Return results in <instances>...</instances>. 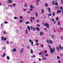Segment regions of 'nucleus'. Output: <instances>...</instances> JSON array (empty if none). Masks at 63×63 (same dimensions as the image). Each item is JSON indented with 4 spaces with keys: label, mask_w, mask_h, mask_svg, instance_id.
<instances>
[{
    "label": "nucleus",
    "mask_w": 63,
    "mask_h": 63,
    "mask_svg": "<svg viewBox=\"0 0 63 63\" xmlns=\"http://www.w3.org/2000/svg\"><path fill=\"white\" fill-rule=\"evenodd\" d=\"M58 26H60V21H58Z\"/></svg>",
    "instance_id": "obj_22"
},
{
    "label": "nucleus",
    "mask_w": 63,
    "mask_h": 63,
    "mask_svg": "<svg viewBox=\"0 0 63 63\" xmlns=\"http://www.w3.org/2000/svg\"><path fill=\"white\" fill-rule=\"evenodd\" d=\"M13 5L14 7H15L16 6V4L15 3H13Z\"/></svg>",
    "instance_id": "obj_36"
},
{
    "label": "nucleus",
    "mask_w": 63,
    "mask_h": 63,
    "mask_svg": "<svg viewBox=\"0 0 63 63\" xmlns=\"http://www.w3.org/2000/svg\"><path fill=\"white\" fill-rule=\"evenodd\" d=\"M13 52H16V48H14L13 49L11 50Z\"/></svg>",
    "instance_id": "obj_6"
},
{
    "label": "nucleus",
    "mask_w": 63,
    "mask_h": 63,
    "mask_svg": "<svg viewBox=\"0 0 63 63\" xmlns=\"http://www.w3.org/2000/svg\"><path fill=\"white\" fill-rule=\"evenodd\" d=\"M29 42L30 43H31L32 46H33L34 43L33 42H32V40L31 39L29 40Z\"/></svg>",
    "instance_id": "obj_4"
},
{
    "label": "nucleus",
    "mask_w": 63,
    "mask_h": 63,
    "mask_svg": "<svg viewBox=\"0 0 63 63\" xmlns=\"http://www.w3.org/2000/svg\"><path fill=\"white\" fill-rule=\"evenodd\" d=\"M46 58H46V57H42V59L43 60H46Z\"/></svg>",
    "instance_id": "obj_11"
},
{
    "label": "nucleus",
    "mask_w": 63,
    "mask_h": 63,
    "mask_svg": "<svg viewBox=\"0 0 63 63\" xmlns=\"http://www.w3.org/2000/svg\"><path fill=\"white\" fill-rule=\"evenodd\" d=\"M27 10L26 9H23V11H24V12H25V11H26Z\"/></svg>",
    "instance_id": "obj_52"
},
{
    "label": "nucleus",
    "mask_w": 63,
    "mask_h": 63,
    "mask_svg": "<svg viewBox=\"0 0 63 63\" xmlns=\"http://www.w3.org/2000/svg\"><path fill=\"white\" fill-rule=\"evenodd\" d=\"M38 55H42V52H39L38 54Z\"/></svg>",
    "instance_id": "obj_27"
},
{
    "label": "nucleus",
    "mask_w": 63,
    "mask_h": 63,
    "mask_svg": "<svg viewBox=\"0 0 63 63\" xmlns=\"http://www.w3.org/2000/svg\"><path fill=\"white\" fill-rule=\"evenodd\" d=\"M6 59L7 60H10V57L9 56H7L6 57Z\"/></svg>",
    "instance_id": "obj_14"
},
{
    "label": "nucleus",
    "mask_w": 63,
    "mask_h": 63,
    "mask_svg": "<svg viewBox=\"0 0 63 63\" xmlns=\"http://www.w3.org/2000/svg\"><path fill=\"white\" fill-rule=\"evenodd\" d=\"M54 19L53 18L52 19V21H54Z\"/></svg>",
    "instance_id": "obj_63"
},
{
    "label": "nucleus",
    "mask_w": 63,
    "mask_h": 63,
    "mask_svg": "<svg viewBox=\"0 0 63 63\" xmlns=\"http://www.w3.org/2000/svg\"><path fill=\"white\" fill-rule=\"evenodd\" d=\"M51 37L53 39L54 38V35H53V34H52L51 35Z\"/></svg>",
    "instance_id": "obj_18"
},
{
    "label": "nucleus",
    "mask_w": 63,
    "mask_h": 63,
    "mask_svg": "<svg viewBox=\"0 0 63 63\" xmlns=\"http://www.w3.org/2000/svg\"><path fill=\"white\" fill-rule=\"evenodd\" d=\"M9 41H7L6 42V44H9Z\"/></svg>",
    "instance_id": "obj_51"
},
{
    "label": "nucleus",
    "mask_w": 63,
    "mask_h": 63,
    "mask_svg": "<svg viewBox=\"0 0 63 63\" xmlns=\"http://www.w3.org/2000/svg\"><path fill=\"white\" fill-rule=\"evenodd\" d=\"M58 61L59 63H60V62H61V61H60V60H59Z\"/></svg>",
    "instance_id": "obj_60"
},
{
    "label": "nucleus",
    "mask_w": 63,
    "mask_h": 63,
    "mask_svg": "<svg viewBox=\"0 0 63 63\" xmlns=\"http://www.w3.org/2000/svg\"><path fill=\"white\" fill-rule=\"evenodd\" d=\"M50 50L51 54H52V53H53V52H54L55 51V49H54V47H53V49L52 48L50 49Z\"/></svg>",
    "instance_id": "obj_1"
},
{
    "label": "nucleus",
    "mask_w": 63,
    "mask_h": 63,
    "mask_svg": "<svg viewBox=\"0 0 63 63\" xmlns=\"http://www.w3.org/2000/svg\"><path fill=\"white\" fill-rule=\"evenodd\" d=\"M4 23L5 24H7V23H8V22L7 21H5L4 22Z\"/></svg>",
    "instance_id": "obj_49"
},
{
    "label": "nucleus",
    "mask_w": 63,
    "mask_h": 63,
    "mask_svg": "<svg viewBox=\"0 0 63 63\" xmlns=\"http://www.w3.org/2000/svg\"><path fill=\"white\" fill-rule=\"evenodd\" d=\"M45 53H47V50H45Z\"/></svg>",
    "instance_id": "obj_54"
},
{
    "label": "nucleus",
    "mask_w": 63,
    "mask_h": 63,
    "mask_svg": "<svg viewBox=\"0 0 63 63\" xmlns=\"http://www.w3.org/2000/svg\"><path fill=\"white\" fill-rule=\"evenodd\" d=\"M55 5H58V3L56 2L55 3Z\"/></svg>",
    "instance_id": "obj_56"
},
{
    "label": "nucleus",
    "mask_w": 63,
    "mask_h": 63,
    "mask_svg": "<svg viewBox=\"0 0 63 63\" xmlns=\"http://www.w3.org/2000/svg\"><path fill=\"white\" fill-rule=\"evenodd\" d=\"M36 22H39V20H36Z\"/></svg>",
    "instance_id": "obj_59"
},
{
    "label": "nucleus",
    "mask_w": 63,
    "mask_h": 63,
    "mask_svg": "<svg viewBox=\"0 0 63 63\" xmlns=\"http://www.w3.org/2000/svg\"><path fill=\"white\" fill-rule=\"evenodd\" d=\"M61 2L63 4V0H61Z\"/></svg>",
    "instance_id": "obj_53"
},
{
    "label": "nucleus",
    "mask_w": 63,
    "mask_h": 63,
    "mask_svg": "<svg viewBox=\"0 0 63 63\" xmlns=\"http://www.w3.org/2000/svg\"><path fill=\"white\" fill-rule=\"evenodd\" d=\"M32 17H31L30 18V20L31 21V22H32Z\"/></svg>",
    "instance_id": "obj_25"
},
{
    "label": "nucleus",
    "mask_w": 63,
    "mask_h": 63,
    "mask_svg": "<svg viewBox=\"0 0 63 63\" xmlns=\"http://www.w3.org/2000/svg\"><path fill=\"white\" fill-rule=\"evenodd\" d=\"M45 6L46 7H48V4L47 3H46L45 4Z\"/></svg>",
    "instance_id": "obj_31"
},
{
    "label": "nucleus",
    "mask_w": 63,
    "mask_h": 63,
    "mask_svg": "<svg viewBox=\"0 0 63 63\" xmlns=\"http://www.w3.org/2000/svg\"><path fill=\"white\" fill-rule=\"evenodd\" d=\"M40 25L39 24H38L37 25V27H40Z\"/></svg>",
    "instance_id": "obj_58"
},
{
    "label": "nucleus",
    "mask_w": 63,
    "mask_h": 63,
    "mask_svg": "<svg viewBox=\"0 0 63 63\" xmlns=\"http://www.w3.org/2000/svg\"><path fill=\"white\" fill-rule=\"evenodd\" d=\"M60 9H61V10H62V7L61 6L60 7Z\"/></svg>",
    "instance_id": "obj_55"
},
{
    "label": "nucleus",
    "mask_w": 63,
    "mask_h": 63,
    "mask_svg": "<svg viewBox=\"0 0 63 63\" xmlns=\"http://www.w3.org/2000/svg\"><path fill=\"white\" fill-rule=\"evenodd\" d=\"M23 48H22L21 49L20 51L21 53H22V52H23Z\"/></svg>",
    "instance_id": "obj_10"
},
{
    "label": "nucleus",
    "mask_w": 63,
    "mask_h": 63,
    "mask_svg": "<svg viewBox=\"0 0 63 63\" xmlns=\"http://www.w3.org/2000/svg\"><path fill=\"white\" fill-rule=\"evenodd\" d=\"M36 29H37V30H38V31H39V28H38V27H36Z\"/></svg>",
    "instance_id": "obj_30"
},
{
    "label": "nucleus",
    "mask_w": 63,
    "mask_h": 63,
    "mask_svg": "<svg viewBox=\"0 0 63 63\" xmlns=\"http://www.w3.org/2000/svg\"><path fill=\"white\" fill-rule=\"evenodd\" d=\"M30 7H31V8H33H33H35L34 7H33V6L32 5H30Z\"/></svg>",
    "instance_id": "obj_23"
},
{
    "label": "nucleus",
    "mask_w": 63,
    "mask_h": 63,
    "mask_svg": "<svg viewBox=\"0 0 63 63\" xmlns=\"http://www.w3.org/2000/svg\"><path fill=\"white\" fill-rule=\"evenodd\" d=\"M60 29L61 30H63V28L62 27H60Z\"/></svg>",
    "instance_id": "obj_34"
},
{
    "label": "nucleus",
    "mask_w": 63,
    "mask_h": 63,
    "mask_svg": "<svg viewBox=\"0 0 63 63\" xmlns=\"http://www.w3.org/2000/svg\"><path fill=\"white\" fill-rule=\"evenodd\" d=\"M27 28L29 30V31H30V27L29 26H28L27 27Z\"/></svg>",
    "instance_id": "obj_13"
},
{
    "label": "nucleus",
    "mask_w": 63,
    "mask_h": 63,
    "mask_svg": "<svg viewBox=\"0 0 63 63\" xmlns=\"http://www.w3.org/2000/svg\"><path fill=\"white\" fill-rule=\"evenodd\" d=\"M22 21H23L22 20H21V19H20L19 20V22L20 23H21V22H22Z\"/></svg>",
    "instance_id": "obj_24"
},
{
    "label": "nucleus",
    "mask_w": 63,
    "mask_h": 63,
    "mask_svg": "<svg viewBox=\"0 0 63 63\" xmlns=\"http://www.w3.org/2000/svg\"><path fill=\"white\" fill-rule=\"evenodd\" d=\"M6 55V53H4L3 55V56H2V57H4V56Z\"/></svg>",
    "instance_id": "obj_33"
},
{
    "label": "nucleus",
    "mask_w": 63,
    "mask_h": 63,
    "mask_svg": "<svg viewBox=\"0 0 63 63\" xmlns=\"http://www.w3.org/2000/svg\"><path fill=\"white\" fill-rule=\"evenodd\" d=\"M47 43H50V44H52L53 43L52 41H51V40H47Z\"/></svg>",
    "instance_id": "obj_3"
},
{
    "label": "nucleus",
    "mask_w": 63,
    "mask_h": 63,
    "mask_svg": "<svg viewBox=\"0 0 63 63\" xmlns=\"http://www.w3.org/2000/svg\"><path fill=\"white\" fill-rule=\"evenodd\" d=\"M56 20L57 21H58V17H56Z\"/></svg>",
    "instance_id": "obj_37"
},
{
    "label": "nucleus",
    "mask_w": 63,
    "mask_h": 63,
    "mask_svg": "<svg viewBox=\"0 0 63 63\" xmlns=\"http://www.w3.org/2000/svg\"><path fill=\"white\" fill-rule=\"evenodd\" d=\"M3 34H7V33H6V32L5 31H4L3 32Z\"/></svg>",
    "instance_id": "obj_16"
},
{
    "label": "nucleus",
    "mask_w": 63,
    "mask_h": 63,
    "mask_svg": "<svg viewBox=\"0 0 63 63\" xmlns=\"http://www.w3.org/2000/svg\"><path fill=\"white\" fill-rule=\"evenodd\" d=\"M52 14H50V13H49L48 14V16H51Z\"/></svg>",
    "instance_id": "obj_29"
},
{
    "label": "nucleus",
    "mask_w": 63,
    "mask_h": 63,
    "mask_svg": "<svg viewBox=\"0 0 63 63\" xmlns=\"http://www.w3.org/2000/svg\"><path fill=\"white\" fill-rule=\"evenodd\" d=\"M41 36H43L44 34V33L43 32H41L40 33Z\"/></svg>",
    "instance_id": "obj_15"
},
{
    "label": "nucleus",
    "mask_w": 63,
    "mask_h": 63,
    "mask_svg": "<svg viewBox=\"0 0 63 63\" xmlns=\"http://www.w3.org/2000/svg\"><path fill=\"white\" fill-rule=\"evenodd\" d=\"M14 19H17V17H14Z\"/></svg>",
    "instance_id": "obj_40"
},
{
    "label": "nucleus",
    "mask_w": 63,
    "mask_h": 63,
    "mask_svg": "<svg viewBox=\"0 0 63 63\" xmlns=\"http://www.w3.org/2000/svg\"><path fill=\"white\" fill-rule=\"evenodd\" d=\"M26 34H28V29H26Z\"/></svg>",
    "instance_id": "obj_17"
},
{
    "label": "nucleus",
    "mask_w": 63,
    "mask_h": 63,
    "mask_svg": "<svg viewBox=\"0 0 63 63\" xmlns=\"http://www.w3.org/2000/svg\"><path fill=\"white\" fill-rule=\"evenodd\" d=\"M33 50L32 49H31V54H33Z\"/></svg>",
    "instance_id": "obj_21"
},
{
    "label": "nucleus",
    "mask_w": 63,
    "mask_h": 63,
    "mask_svg": "<svg viewBox=\"0 0 63 63\" xmlns=\"http://www.w3.org/2000/svg\"><path fill=\"white\" fill-rule=\"evenodd\" d=\"M45 56H46V57L47 56H48V54H46Z\"/></svg>",
    "instance_id": "obj_44"
},
{
    "label": "nucleus",
    "mask_w": 63,
    "mask_h": 63,
    "mask_svg": "<svg viewBox=\"0 0 63 63\" xmlns=\"http://www.w3.org/2000/svg\"><path fill=\"white\" fill-rule=\"evenodd\" d=\"M19 18L20 19H22V18H23V17L22 16H20Z\"/></svg>",
    "instance_id": "obj_41"
},
{
    "label": "nucleus",
    "mask_w": 63,
    "mask_h": 63,
    "mask_svg": "<svg viewBox=\"0 0 63 63\" xmlns=\"http://www.w3.org/2000/svg\"><path fill=\"white\" fill-rule=\"evenodd\" d=\"M56 48L58 51H59V47H57Z\"/></svg>",
    "instance_id": "obj_19"
},
{
    "label": "nucleus",
    "mask_w": 63,
    "mask_h": 63,
    "mask_svg": "<svg viewBox=\"0 0 63 63\" xmlns=\"http://www.w3.org/2000/svg\"><path fill=\"white\" fill-rule=\"evenodd\" d=\"M42 14H44V9H42Z\"/></svg>",
    "instance_id": "obj_20"
},
{
    "label": "nucleus",
    "mask_w": 63,
    "mask_h": 63,
    "mask_svg": "<svg viewBox=\"0 0 63 63\" xmlns=\"http://www.w3.org/2000/svg\"><path fill=\"white\" fill-rule=\"evenodd\" d=\"M52 3L53 4H54V0H53L52 1Z\"/></svg>",
    "instance_id": "obj_35"
},
{
    "label": "nucleus",
    "mask_w": 63,
    "mask_h": 63,
    "mask_svg": "<svg viewBox=\"0 0 63 63\" xmlns=\"http://www.w3.org/2000/svg\"><path fill=\"white\" fill-rule=\"evenodd\" d=\"M8 3H12V0H8Z\"/></svg>",
    "instance_id": "obj_8"
},
{
    "label": "nucleus",
    "mask_w": 63,
    "mask_h": 63,
    "mask_svg": "<svg viewBox=\"0 0 63 63\" xmlns=\"http://www.w3.org/2000/svg\"><path fill=\"white\" fill-rule=\"evenodd\" d=\"M25 7H26L27 6V4L26 3H25L24 4Z\"/></svg>",
    "instance_id": "obj_32"
},
{
    "label": "nucleus",
    "mask_w": 63,
    "mask_h": 63,
    "mask_svg": "<svg viewBox=\"0 0 63 63\" xmlns=\"http://www.w3.org/2000/svg\"><path fill=\"white\" fill-rule=\"evenodd\" d=\"M35 42H36V43H38V40H35Z\"/></svg>",
    "instance_id": "obj_43"
},
{
    "label": "nucleus",
    "mask_w": 63,
    "mask_h": 63,
    "mask_svg": "<svg viewBox=\"0 0 63 63\" xmlns=\"http://www.w3.org/2000/svg\"><path fill=\"white\" fill-rule=\"evenodd\" d=\"M40 2V0H37L36 2Z\"/></svg>",
    "instance_id": "obj_50"
},
{
    "label": "nucleus",
    "mask_w": 63,
    "mask_h": 63,
    "mask_svg": "<svg viewBox=\"0 0 63 63\" xmlns=\"http://www.w3.org/2000/svg\"><path fill=\"white\" fill-rule=\"evenodd\" d=\"M59 47L61 49H63V47H61V46L60 45H59Z\"/></svg>",
    "instance_id": "obj_7"
},
{
    "label": "nucleus",
    "mask_w": 63,
    "mask_h": 63,
    "mask_svg": "<svg viewBox=\"0 0 63 63\" xmlns=\"http://www.w3.org/2000/svg\"><path fill=\"white\" fill-rule=\"evenodd\" d=\"M47 9L48 10V12L50 13L51 12V11H50V8H47Z\"/></svg>",
    "instance_id": "obj_9"
},
{
    "label": "nucleus",
    "mask_w": 63,
    "mask_h": 63,
    "mask_svg": "<svg viewBox=\"0 0 63 63\" xmlns=\"http://www.w3.org/2000/svg\"><path fill=\"white\" fill-rule=\"evenodd\" d=\"M30 11H32L33 10V9L32 8H30Z\"/></svg>",
    "instance_id": "obj_46"
},
{
    "label": "nucleus",
    "mask_w": 63,
    "mask_h": 63,
    "mask_svg": "<svg viewBox=\"0 0 63 63\" xmlns=\"http://www.w3.org/2000/svg\"><path fill=\"white\" fill-rule=\"evenodd\" d=\"M35 16H36V17L38 16V13H35Z\"/></svg>",
    "instance_id": "obj_28"
},
{
    "label": "nucleus",
    "mask_w": 63,
    "mask_h": 63,
    "mask_svg": "<svg viewBox=\"0 0 63 63\" xmlns=\"http://www.w3.org/2000/svg\"><path fill=\"white\" fill-rule=\"evenodd\" d=\"M38 2H36V4H37V5H38Z\"/></svg>",
    "instance_id": "obj_64"
},
{
    "label": "nucleus",
    "mask_w": 63,
    "mask_h": 63,
    "mask_svg": "<svg viewBox=\"0 0 63 63\" xmlns=\"http://www.w3.org/2000/svg\"><path fill=\"white\" fill-rule=\"evenodd\" d=\"M1 39L2 41H5L7 39V38H4L3 37H2Z\"/></svg>",
    "instance_id": "obj_5"
},
{
    "label": "nucleus",
    "mask_w": 63,
    "mask_h": 63,
    "mask_svg": "<svg viewBox=\"0 0 63 63\" xmlns=\"http://www.w3.org/2000/svg\"><path fill=\"white\" fill-rule=\"evenodd\" d=\"M49 49H50H50H52L51 48V47H50V46H49Z\"/></svg>",
    "instance_id": "obj_62"
},
{
    "label": "nucleus",
    "mask_w": 63,
    "mask_h": 63,
    "mask_svg": "<svg viewBox=\"0 0 63 63\" xmlns=\"http://www.w3.org/2000/svg\"><path fill=\"white\" fill-rule=\"evenodd\" d=\"M56 21H53V23L54 24H55V23H56Z\"/></svg>",
    "instance_id": "obj_48"
},
{
    "label": "nucleus",
    "mask_w": 63,
    "mask_h": 63,
    "mask_svg": "<svg viewBox=\"0 0 63 63\" xmlns=\"http://www.w3.org/2000/svg\"><path fill=\"white\" fill-rule=\"evenodd\" d=\"M33 30L34 31H35V28L34 27L33 28Z\"/></svg>",
    "instance_id": "obj_39"
},
{
    "label": "nucleus",
    "mask_w": 63,
    "mask_h": 63,
    "mask_svg": "<svg viewBox=\"0 0 63 63\" xmlns=\"http://www.w3.org/2000/svg\"><path fill=\"white\" fill-rule=\"evenodd\" d=\"M53 16H55V13H54V12H53Z\"/></svg>",
    "instance_id": "obj_38"
},
{
    "label": "nucleus",
    "mask_w": 63,
    "mask_h": 63,
    "mask_svg": "<svg viewBox=\"0 0 63 63\" xmlns=\"http://www.w3.org/2000/svg\"><path fill=\"white\" fill-rule=\"evenodd\" d=\"M61 12V10H59L57 11V13L58 14L60 13V12Z\"/></svg>",
    "instance_id": "obj_12"
},
{
    "label": "nucleus",
    "mask_w": 63,
    "mask_h": 63,
    "mask_svg": "<svg viewBox=\"0 0 63 63\" xmlns=\"http://www.w3.org/2000/svg\"><path fill=\"white\" fill-rule=\"evenodd\" d=\"M44 29L46 31H47V28H45Z\"/></svg>",
    "instance_id": "obj_57"
},
{
    "label": "nucleus",
    "mask_w": 63,
    "mask_h": 63,
    "mask_svg": "<svg viewBox=\"0 0 63 63\" xmlns=\"http://www.w3.org/2000/svg\"><path fill=\"white\" fill-rule=\"evenodd\" d=\"M31 29L32 30H33V28L32 27V26H31Z\"/></svg>",
    "instance_id": "obj_42"
},
{
    "label": "nucleus",
    "mask_w": 63,
    "mask_h": 63,
    "mask_svg": "<svg viewBox=\"0 0 63 63\" xmlns=\"http://www.w3.org/2000/svg\"><path fill=\"white\" fill-rule=\"evenodd\" d=\"M57 59H59V58H59V57L58 56L57 57Z\"/></svg>",
    "instance_id": "obj_45"
},
{
    "label": "nucleus",
    "mask_w": 63,
    "mask_h": 63,
    "mask_svg": "<svg viewBox=\"0 0 63 63\" xmlns=\"http://www.w3.org/2000/svg\"><path fill=\"white\" fill-rule=\"evenodd\" d=\"M41 47H44V45L42 44H41Z\"/></svg>",
    "instance_id": "obj_47"
},
{
    "label": "nucleus",
    "mask_w": 63,
    "mask_h": 63,
    "mask_svg": "<svg viewBox=\"0 0 63 63\" xmlns=\"http://www.w3.org/2000/svg\"><path fill=\"white\" fill-rule=\"evenodd\" d=\"M27 48L28 49H30V48H29V46H27Z\"/></svg>",
    "instance_id": "obj_61"
},
{
    "label": "nucleus",
    "mask_w": 63,
    "mask_h": 63,
    "mask_svg": "<svg viewBox=\"0 0 63 63\" xmlns=\"http://www.w3.org/2000/svg\"><path fill=\"white\" fill-rule=\"evenodd\" d=\"M43 25H45V26H46L47 28H49V25L47 23H45L43 24Z\"/></svg>",
    "instance_id": "obj_2"
},
{
    "label": "nucleus",
    "mask_w": 63,
    "mask_h": 63,
    "mask_svg": "<svg viewBox=\"0 0 63 63\" xmlns=\"http://www.w3.org/2000/svg\"><path fill=\"white\" fill-rule=\"evenodd\" d=\"M30 22H26V24H29Z\"/></svg>",
    "instance_id": "obj_26"
}]
</instances>
